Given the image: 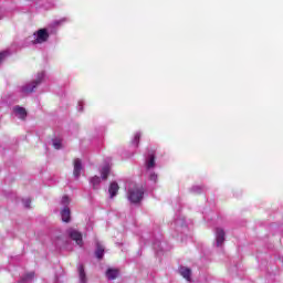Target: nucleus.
<instances>
[{
  "mask_svg": "<svg viewBox=\"0 0 283 283\" xmlns=\"http://www.w3.org/2000/svg\"><path fill=\"white\" fill-rule=\"evenodd\" d=\"M13 112L21 120H25V118H28V111L21 106H15Z\"/></svg>",
  "mask_w": 283,
  "mask_h": 283,
  "instance_id": "8",
  "label": "nucleus"
},
{
  "mask_svg": "<svg viewBox=\"0 0 283 283\" xmlns=\"http://www.w3.org/2000/svg\"><path fill=\"white\" fill-rule=\"evenodd\" d=\"M91 184L93 185V189H96L101 185V177L95 176L91 179Z\"/></svg>",
  "mask_w": 283,
  "mask_h": 283,
  "instance_id": "17",
  "label": "nucleus"
},
{
  "mask_svg": "<svg viewBox=\"0 0 283 283\" xmlns=\"http://www.w3.org/2000/svg\"><path fill=\"white\" fill-rule=\"evenodd\" d=\"M36 38L33 41V45H39L41 43L48 42V39H50V33L48 32V29H40L35 33Z\"/></svg>",
  "mask_w": 283,
  "mask_h": 283,
  "instance_id": "2",
  "label": "nucleus"
},
{
  "mask_svg": "<svg viewBox=\"0 0 283 283\" xmlns=\"http://www.w3.org/2000/svg\"><path fill=\"white\" fill-rule=\"evenodd\" d=\"M149 178H150V180H153V182L158 181V175H156V174H151Z\"/></svg>",
  "mask_w": 283,
  "mask_h": 283,
  "instance_id": "22",
  "label": "nucleus"
},
{
  "mask_svg": "<svg viewBox=\"0 0 283 283\" xmlns=\"http://www.w3.org/2000/svg\"><path fill=\"white\" fill-rule=\"evenodd\" d=\"M179 273L187 282H191V269L181 266Z\"/></svg>",
  "mask_w": 283,
  "mask_h": 283,
  "instance_id": "10",
  "label": "nucleus"
},
{
  "mask_svg": "<svg viewBox=\"0 0 283 283\" xmlns=\"http://www.w3.org/2000/svg\"><path fill=\"white\" fill-rule=\"evenodd\" d=\"M134 140L136 143V146L138 147V143H140V133L135 134Z\"/></svg>",
  "mask_w": 283,
  "mask_h": 283,
  "instance_id": "19",
  "label": "nucleus"
},
{
  "mask_svg": "<svg viewBox=\"0 0 283 283\" xmlns=\"http://www.w3.org/2000/svg\"><path fill=\"white\" fill-rule=\"evenodd\" d=\"M145 196V188L143 186H138L133 184L128 188L127 198L132 205H138L143 200Z\"/></svg>",
  "mask_w": 283,
  "mask_h": 283,
  "instance_id": "1",
  "label": "nucleus"
},
{
  "mask_svg": "<svg viewBox=\"0 0 283 283\" xmlns=\"http://www.w3.org/2000/svg\"><path fill=\"white\" fill-rule=\"evenodd\" d=\"M7 55V52H0V63H2L3 59H6Z\"/></svg>",
  "mask_w": 283,
  "mask_h": 283,
  "instance_id": "23",
  "label": "nucleus"
},
{
  "mask_svg": "<svg viewBox=\"0 0 283 283\" xmlns=\"http://www.w3.org/2000/svg\"><path fill=\"white\" fill-rule=\"evenodd\" d=\"M53 147H54V149H61V140H55L53 143Z\"/></svg>",
  "mask_w": 283,
  "mask_h": 283,
  "instance_id": "20",
  "label": "nucleus"
},
{
  "mask_svg": "<svg viewBox=\"0 0 283 283\" xmlns=\"http://www.w3.org/2000/svg\"><path fill=\"white\" fill-rule=\"evenodd\" d=\"M61 218H62V222H66V223L72 220V211H70V208L65 207L61 211Z\"/></svg>",
  "mask_w": 283,
  "mask_h": 283,
  "instance_id": "9",
  "label": "nucleus"
},
{
  "mask_svg": "<svg viewBox=\"0 0 283 283\" xmlns=\"http://www.w3.org/2000/svg\"><path fill=\"white\" fill-rule=\"evenodd\" d=\"M73 176L75 178H80L81 177V171H83V161L78 158H75L73 160Z\"/></svg>",
  "mask_w": 283,
  "mask_h": 283,
  "instance_id": "5",
  "label": "nucleus"
},
{
  "mask_svg": "<svg viewBox=\"0 0 283 283\" xmlns=\"http://www.w3.org/2000/svg\"><path fill=\"white\" fill-rule=\"evenodd\" d=\"M95 255L97 260H103V255H105V247H103V244H101L99 242L96 243Z\"/></svg>",
  "mask_w": 283,
  "mask_h": 283,
  "instance_id": "11",
  "label": "nucleus"
},
{
  "mask_svg": "<svg viewBox=\"0 0 283 283\" xmlns=\"http://www.w3.org/2000/svg\"><path fill=\"white\" fill-rule=\"evenodd\" d=\"M61 202L62 205H70V197L63 196Z\"/></svg>",
  "mask_w": 283,
  "mask_h": 283,
  "instance_id": "18",
  "label": "nucleus"
},
{
  "mask_svg": "<svg viewBox=\"0 0 283 283\" xmlns=\"http://www.w3.org/2000/svg\"><path fill=\"white\" fill-rule=\"evenodd\" d=\"M34 272H28L24 275H22L21 277V283H25V282H32V280H34Z\"/></svg>",
  "mask_w": 283,
  "mask_h": 283,
  "instance_id": "16",
  "label": "nucleus"
},
{
  "mask_svg": "<svg viewBox=\"0 0 283 283\" xmlns=\"http://www.w3.org/2000/svg\"><path fill=\"white\" fill-rule=\"evenodd\" d=\"M41 81H43L42 76H39L34 82H32L31 84L23 86L22 87V92L23 94H32V92H34V90H36V86L41 85Z\"/></svg>",
  "mask_w": 283,
  "mask_h": 283,
  "instance_id": "4",
  "label": "nucleus"
},
{
  "mask_svg": "<svg viewBox=\"0 0 283 283\" xmlns=\"http://www.w3.org/2000/svg\"><path fill=\"white\" fill-rule=\"evenodd\" d=\"M119 189L120 187L118 186V182L116 181L111 182L108 187L109 198H115V196H118Z\"/></svg>",
  "mask_w": 283,
  "mask_h": 283,
  "instance_id": "7",
  "label": "nucleus"
},
{
  "mask_svg": "<svg viewBox=\"0 0 283 283\" xmlns=\"http://www.w3.org/2000/svg\"><path fill=\"white\" fill-rule=\"evenodd\" d=\"M109 171H112V168L109 166H104L101 170L102 180H107L109 177Z\"/></svg>",
  "mask_w": 283,
  "mask_h": 283,
  "instance_id": "15",
  "label": "nucleus"
},
{
  "mask_svg": "<svg viewBox=\"0 0 283 283\" xmlns=\"http://www.w3.org/2000/svg\"><path fill=\"white\" fill-rule=\"evenodd\" d=\"M118 273H119L118 269H108L106 271V277L108 280H116V277H118Z\"/></svg>",
  "mask_w": 283,
  "mask_h": 283,
  "instance_id": "13",
  "label": "nucleus"
},
{
  "mask_svg": "<svg viewBox=\"0 0 283 283\" xmlns=\"http://www.w3.org/2000/svg\"><path fill=\"white\" fill-rule=\"evenodd\" d=\"M156 167V156L153 154L146 161V169H154Z\"/></svg>",
  "mask_w": 283,
  "mask_h": 283,
  "instance_id": "14",
  "label": "nucleus"
},
{
  "mask_svg": "<svg viewBox=\"0 0 283 283\" xmlns=\"http://www.w3.org/2000/svg\"><path fill=\"white\" fill-rule=\"evenodd\" d=\"M67 234L78 247H83V233L78 232L76 229H69Z\"/></svg>",
  "mask_w": 283,
  "mask_h": 283,
  "instance_id": "3",
  "label": "nucleus"
},
{
  "mask_svg": "<svg viewBox=\"0 0 283 283\" xmlns=\"http://www.w3.org/2000/svg\"><path fill=\"white\" fill-rule=\"evenodd\" d=\"M224 235L226 232L222 228H217L216 229V242H217V247H222L224 244Z\"/></svg>",
  "mask_w": 283,
  "mask_h": 283,
  "instance_id": "6",
  "label": "nucleus"
},
{
  "mask_svg": "<svg viewBox=\"0 0 283 283\" xmlns=\"http://www.w3.org/2000/svg\"><path fill=\"white\" fill-rule=\"evenodd\" d=\"M23 202H24V207H25L27 209H30V206L32 205V200H31V199H27V200H24Z\"/></svg>",
  "mask_w": 283,
  "mask_h": 283,
  "instance_id": "21",
  "label": "nucleus"
},
{
  "mask_svg": "<svg viewBox=\"0 0 283 283\" xmlns=\"http://www.w3.org/2000/svg\"><path fill=\"white\" fill-rule=\"evenodd\" d=\"M77 271H78L81 283H86L87 282V276L85 274V265L81 264L78 266Z\"/></svg>",
  "mask_w": 283,
  "mask_h": 283,
  "instance_id": "12",
  "label": "nucleus"
}]
</instances>
